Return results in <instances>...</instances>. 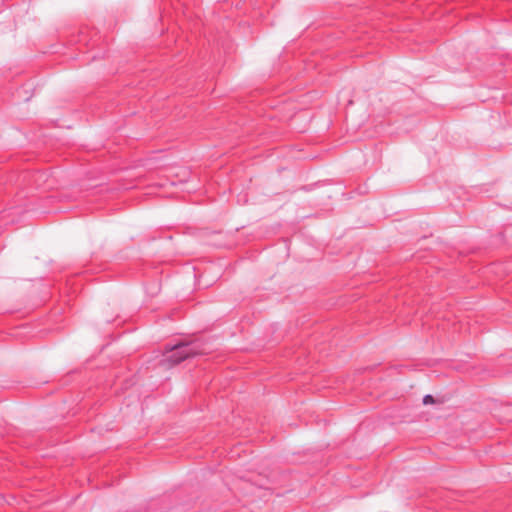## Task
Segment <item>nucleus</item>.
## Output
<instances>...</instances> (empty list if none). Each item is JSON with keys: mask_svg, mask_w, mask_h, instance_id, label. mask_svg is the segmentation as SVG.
Segmentation results:
<instances>
[{"mask_svg": "<svg viewBox=\"0 0 512 512\" xmlns=\"http://www.w3.org/2000/svg\"><path fill=\"white\" fill-rule=\"evenodd\" d=\"M183 347H184V345H183V344H179V345H176L175 347H173V348L171 349V351H173L174 349H181V348H183Z\"/></svg>", "mask_w": 512, "mask_h": 512, "instance_id": "obj_3", "label": "nucleus"}, {"mask_svg": "<svg viewBox=\"0 0 512 512\" xmlns=\"http://www.w3.org/2000/svg\"><path fill=\"white\" fill-rule=\"evenodd\" d=\"M434 403H436V400L431 395H426L423 398V404L424 405H429V404H434Z\"/></svg>", "mask_w": 512, "mask_h": 512, "instance_id": "obj_2", "label": "nucleus"}, {"mask_svg": "<svg viewBox=\"0 0 512 512\" xmlns=\"http://www.w3.org/2000/svg\"><path fill=\"white\" fill-rule=\"evenodd\" d=\"M194 354L195 353L192 352L191 350H181L179 352H176L175 354H171L170 356H168V360L173 364H177L183 361L184 359L193 356Z\"/></svg>", "mask_w": 512, "mask_h": 512, "instance_id": "obj_1", "label": "nucleus"}]
</instances>
